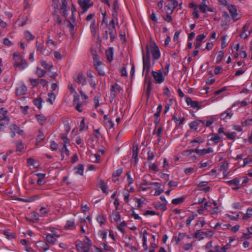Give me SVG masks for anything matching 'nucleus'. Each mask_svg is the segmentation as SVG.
<instances>
[{"instance_id": "33", "label": "nucleus", "mask_w": 252, "mask_h": 252, "mask_svg": "<svg viewBox=\"0 0 252 252\" xmlns=\"http://www.w3.org/2000/svg\"><path fill=\"white\" fill-rule=\"evenodd\" d=\"M185 197L182 196L179 198H175L172 199V203L174 205H178L182 204L185 200Z\"/></svg>"}, {"instance_id": "54", "label": "nucleus", "mask_w": 252, "mask_h": 252, "mask_svg": "<svg viewBox=\"0 0 252 252\" xmlns=\"http://www.w3.org/2000/svg\"><path fill=\"white\" fill-rule=\"evenodd\" d=\"M224 135L226 136V137L229 139H234L236 137V133L234 132H232L231 133H224Z\"/></svg>"}, {"instance_id": "16", "label": "nucleus", "mask_w": 252, "mask_h": 252, "mask_svg": "<svg viewBox=\"0 0 252 252\" xmlns=\"http://www.w3.org/2000/svg\"><path fill=\"white\" fill-rule=\"evenodd\" d=\"M110 217L118 224H119L121 221V216L117 210L113 211L110 216Z\"/></svg>"}, {"instance_id": "48", "label": "nucleus", "mask_w": 252, "mask_h": 252, "mask_svg": "<svg viewBox=\"0 0 252 252\" xmlns=\"http://www.w3.org/2000/svg\"><path fill=\"white\" fill-rule=\"evenodd\" d=\"M42 101L41 98L39 97L34 101V104L38 109H40L42 107Z\"/></svg>"}, {"instance_id": "38", "label": "nucleus", "mask_w": 252, "mask_h": 252, "mask_svg": "<svg viewBox=\"0 0 252 252\" xmlns=\"http://www.w3.org/2000/svg\"><path fill=\"white\" fill-rule=\"evenodd\" d=\"M162 130V128L161 126H157L155 127V129L153 131V133L154 134H157V135L158 137H160L161 135V132Z\"/></svg>"}, {"instance_id": "52", "label": "nucleus", "mask_w": 252, "mask_h": 252, "mask_svg": "<svg viewBox=\"0 0 252 252\" xmlns=\"http://www.w3.org/2000/svg\"><path fill=\"white\" fill-rule=\"evenodd\" d=\"M94 63L96 68H98V66H100L101 64V63L99 61L97 56L94 57Z\"/></svg>"}, {"instance_id": "25", "label": "nucleus", "mask_w": 252, "mask_h": 252, "mask_svg": "<svg viewBox=\"0 0 252 252\" xmlns=\"http://www.w3.org/2000/svg\"><path fill=\"white\" fill-rule=\"evenodd\" d=\"M204 232L202 230H197L195 231L194 234L195 238H198L199 240H202L204 239Z\"/></svg>"}, {"instance_id": "15", "label": "nucleus", "mask_w": 252, "mask_h": 252, "mask_svg": "<svg viewBox=\"0 0 252 252\" xmlns=\"http://www.w3.org/2000/svg\"><path fill=\"white\" fill-rule=\"evenodd\" d=\"M201 124H204L205 122L201 120H196L191 122L189 123V126L191 129L197 131L199 126Z\"/></svg>"}, {"instance_id": "17", "label": "nucleus", "mask_w": 252, "mask_h": 252, "mask_svg": "<svg viewBox=\"0 0 252 252\" xmlns=\"http://www.w3.org/2000/svg\"><path fill=\"white\" fill-rule=\"evenodd\" d=\"M186 102L189 105H190V106L193 108H196L197 110L200 108L199 105V102L197 101H193L189 97H187L186 98Z\"/></svg>"}, {"instance_id": "47", "label": "nucleus", "mask_w": 252, "mask_h": 252, "mask_svg": "<svg viewBox=\"0 0 252 252\" xmlns=\"http://www.w3.org/2000/svg\"><path fill=\"white\" fill-rule=\"evenodd\" d=\"M16 150L17 151H21L24 148V145L21 141H17L16 144Z\"/></svg>"}, {"instance_id": "35", "label": "nucleus", "mask_w": 252, "mask_h": 252, "mask_svg": "<svg viewBox=\"0 0 252 252\" xmlns=\"http://www.w3.org/2000/svg\"><path fill=\"white\" fill-rule=\"evenodd\" d=\"M122 173H123V169L122 168H119L114 172V173L113 174V178L117 177V178L116 179H114V181L115 182H116L119 180V179L118 178V177H119L122 174Z\"/></svg>"}, {"instance_id": "43", "label": "nucleus", "mask_w": 252, "mask_h": 252, "mask_svg": "<svg viewBox=\"0 0 252 252\" xmlns=\"http://www.w3.org/2000/svg\"><path fill=\"white\" fill-rule=\"evenodd\" d=\"M173 119L174 120V122H175L177 125H180L181 124H182L185 120L184 117H182V118L180 119L177 118L175 116H174L173 117Z\"/></svg>"}, {"instance_id": "34", "label": "nucleus", "mask_w": 252, "mask_h": 252, "mask_svg": "<svg viewBox=\"0 0 252 252\" xmlns=\"http://www.w3.org/2000/svg\"><path fill=\"white\" fill-rule=\"evenodd\" d=\"M106 55L108 60L111 62L113 59V52L112 48L106 51Z\"/></svg>"}, {"instance_id": "58", "label": "nucleus", "mask_w": 252, "mask_h": 252, "mask_svg": "<svg viewBox=\"0 0 252 252\" xmlns=\"http://www.w3.org/2000/svg\"><path fill=\"white\" fill-rule=\"evenodd\" d=\"M162 106L161 104H159L157 108V112L155 114V116L157 117V118H158L159 116H160V112L162 110Z\"/></svg>"}, {"instance_id": "62", "label": "nucleus", "mask_w": 252, "mask_h": 252, "mask_svg": "<svg viewBox=\"0 0 252 252\" xmlns=\"http://www.w3.org/2000/svg\"><path fill=\"white\" fill-rule=\"evenodd\" d=\"M145 200V199L144 198H139L137 199V207L138 208H141L143 204L144 203V201Z\"/></svg>"}, {"instance_id": "60", "label": "nucleus", "mask_w": 252, "mask_h": 252, "mask_svg": "<svg viewBox=\"0 0 252 252\" xmlns=\"http://www.w3.org/2000/svg\"><path fill=\"white\" fill-rule=\"evenodd\" d=\"M126 176H127V180L128 181V185L130 186L133 183V180L131 177L130 174L129 172H127L126 173Z\"/></svg>"}, {"instance_id": "18", "label": "nucleus", "mask_w": 252, "mask_h": 252, "mask_svg": "<svg viewBox=\"0 0 252 252\" xmlns=\"http://www.w3.org/2000/svg\"><path fill=\"white\" fill-rule=\"evenodd\" d=\"M79 96L78 95L74 96L73 105H75V109L79 112H82V103L78 102Z\"/></svg>"}, {"instance_id": "53", "label": "nucleus", "mask_w": 252, "mask_h": 252, "mask_svg": "<svg viewBox=\"0 0 252 252\" xmlns=\"http://www.w3.org/2000/svg\"><path fill=\"white\" fill-rule=\"evenodd\" d=\"M174 8L171 5V3H169L165 7V10H166L167 13L172 14L173 12Z\"/></svg>"}, {"instance_id": "30", "label": "nucleus", "mask_w": 252, "mask_h": 252, "mask_svg": "<svg viewBox=\"0 0 252 252\" xmlns=\"http://www.w3.org/2000/svg\"><path fill=\"white\" fill-rule=\"evenodd\" d=\"M24 36L25 39L28 41H30L31 40H33L35 36L33 35L30 31H25L24 32Z\"/></svg>"}, {"instance_id": "10", "label": "nucleus", "mask_w": 252, "mask_h": 252, "mask_svg": "<svg viewBox=\"0 0 252 252\" xmlns=\"http://www.w3.org/2000/svg\"><path fill=\"white\" fill-rule=\"evenodd\" d=\"M76 247L79 251L83 252H90V249L83 242L78 241L76 243Z\"/></svg>"}, {"instance_id": "20", "label": "nucleus", "mask_w": 252, "mask_h": 252, "mask_svg": "<svg viewBox=\"0 0 252 252\" xmlns=\"http://www.w3.org/2000/svg\"><path fill=\"white\" fill-rule=\"evenodd\" d=\"M28 63L24 59L20 60L19 62L16 65V67H18L20 70H23L27 67Z\"/></svg>"}, {"instance_id": "8", "label": "nucleus", "mask_w": 252, "mask_h": 252, "mask_svg": "<svg viewBox=\"0 0 252 252\" xmlns=\"http://www.w3.org/2000/svg\"><path fill=\"white\" fill-rule=\"evenodd\" d=\"M123 92V89L117 83L112 85L111 88V97L114 98L116 95L121 94Z\"/></svg>"}, {"instance_id": "19", "label": "nucleus", "mask_w": 252, "mask_h": 252, "mask_svg": "<svg viewBox=\"0 0 252 252\" xmlns=\"http://www.w3.org/2000/svg\"><path fill=\"white\" fill-rule=\"evenodd\" d=\"M84 166L80 164L74 168V173L76 175H83L84 173Z\"/></svg>"}, {"instance_id": "56", "label": "nucleus", "mask_w": 252, "mask_h": 252, "mask_svg": "<svg viewBox=\"0 0 252 252\" xmlns=\"http://www.w3.org/2000/svg\"><path fill=\"white\" fill-rule=\"evenodd\" d=\"M149 167L150 169L156 172L158 171V166L155 163H150Z\"/></svg>"}, {"instance_id": "45", "label": "nucleus", "mask_w": 252, "mask_h": 252, "mask_svg": "<svg viewBox=\"0 0 252 252\" xmlns=\"http://www.w3.org/2000/svg\"><path fill=\"white\" fill-rule=\"evenodd\" d=\"M96 220L101 226L105 224V219L101 215H98L96 217Z\"/></svg>"}, {"instance_id": "1", "label": "nucleus", "mask_w": 252, "mask_h": 252, "mask_svg": "<svg viewBox=\"0 0 252 252\" xmlns=\"http://www.w3.org/2000/svg\"><path fill=\"white\" fill-rule=\"evenodd\" d=\"M52 6L55 9H59L63 16L67 15V3L66 0H53Z\"/></svg>"}, {"instance_id": "31", "label": "nucleus", "mask_w": 252, "mask_h": 252, "mask_svg": "<svg viewBox=\"0 0 252 252\" xmlns=\"http://www.w3.org/2000/svg\"><path fill=\"white\" fill-rule=\"evenodd\" d=\"M36 118L38 122V123L41 125H43L46 122L47 119L46 117L43 115L38 114L36 115Z\"/></svg>"}, {"instance_id": "42", "label": "nucleus", "mask_w": 252, "mask_h": 252, "mask_svg": "<svg viewBox=\"0 0 252 252\" xmlns=\"http://www.w3.org/2000/svg\"><path fill=\"white\" fill-rule=\"evenodd\" d=\"M240 183V180L238 178H235L231 180L226 181V183L229 185H236L237 186Z\"/></svg>"}, {"instance_id": "36", "label": "nucleus", "mask_w": 252, "mask_h": 252, "mask_svg": "<svg viewBox=\"0 0 252 252\" xmlns=\"http://www.w3.org/2000/svg\"><path fill=\"white\" fill-rule=\"evenodd\" d=\"M56 98L55 94L53 93H49L48 94V97L46 101L49 102L50 104H52L55 101Z\"/></svg>"}, {"instance_id": "59", "label": "nucleus", "mask_w": 252, "mask_h": 252, "mask_svg": "<svg viewBox=\"0 0 252 252\" xmlns=\"http://www.w3.org/2000/svg\"><path fill=\"white\" fill-rule=\"evenodd\" d=\"M203 142H204V141L202 138H201L200 137H196V138H194L193 140H192L190 142V143H191V144H194V143L201 144V143H203Z\"/></svg>"}, {"instance_id": "6", "label": "nucleus", "mask_w": 252, "mask_h": 252, "mask_svg": "<svg viewBox=\"0 0 252 252\" xmlns=\"http://www.w3.org/2000/svg\"><path fill=\"white\" fill-rule=\"evenodd\" d=\"M227 8L232 18L234 21L238 20L240 17L237 13V11L236 7L234 5L227 4Z\"/></svg>"}, {"instance_id": "9", "label": "nucleus", "mask_w": 252, "mask_h": 252, "mask_svg": "<svg viewBox=\"0 0 252 252\" xmlns=\"http://www.w3.org/2000/svg\"><path fill=\"white\" fill-rule=\"evenodd\" d=\"M10 129L11 130V136L13 138L16 133L19 134L20 135H22L23 133V131L20 129V128L15 124H12L10 126Z\"/></svg>"}, {"instance_id": "13", "label": "nucleus", "mask_w": 252, "mask_h": 252, "mask_svg": "<svg viewBox=\"0 0 252 252\" xmlns=\"http://www.w3.org/2000/svg\"><path fill=\"white\" fill-rule=\"evenodd\" d=\"M74 81L82 86L86 84V79L84 75L82 74H77L74 76Z\"/></svg>"}, {"instance_id": "39", "label": "nucleus", "mask_w": 252, "mask_h": 252, "mask_svg": "<svg viewBox=\"0 0 252 252\" xmlns=\"http://www.w3.org/2000/svg\"><path fill=\"white\" fill-rule=\"evenodd\" d=\"M216 62V63H220L223 58L224 53L222 51H220L217 53Z\"/></svg>"}, {"instance_id": "64", "label": "nucleus", "mask_w": 252, "mask_h": 252, "mask_svg": "<svg viewBox=\"0 0 252 252\" xmlns=\"http://www.w3.org/2000/svg\"><path fill=\"white\" fill-rule=\"evenodd\" d=\"M147 154H148L147 159L148 160H152L154 159V154L151 150H149Z\"/></svg>"}, {"instance_id": "44", "label": "nucleus", "mask_w": 252, "mask_h": 252, "mask_svg": "<svg viewBox=\"0 0 252 252\" xmlns=\"http://www.w3.org/2000/svg\"><path fill=\"white\" fill-rule=\"evenodd\" d=\"M196 153L200 156H204L207 154V149H199L196 148Z\"/></svg>"}, {"instance_id": "3", "label": "nucleus", "mask_w": 252, "mask_h": 252, "mask_svg": "<svg viewBox=\"0 0 252 252\" xmlns=\"http://www.w3.org/2000/svg\"><path fill=\"white\" fill-rule=\"evenodd\" d=\"M149 49V51H151L154 60H157L160 57V53L159 48L155 42H152L150 43Z\"/></svg>"}, {"instance_id": "4", "label": "nucleus", "mask_w": 252, "mask_h": 252, "mask_svg": "<svg viewBox=\"0 0 252 252\" xmlns=\"http://www.w3.org/2000/svg\"><path fill=\"white\" fill-rule=\"evenodd\" d=\"M152 74L156 84H161L164 81V76L161 71H153Z\"/></svg>"}, {"instance_id": "27", "label": "nucleus", "mask_w": 252, "mask_h": 252, "mask_svg": "<svg viewBox=\"0 0 252 252\" xmlns=\"http://www.w3.org/2000/svg\"><path fill=\"white\" fill-rule=\"evenodd\" d=\"M13 59L15 61V63H14V65L15 66L18 63V62L20 61L23 58L21 56V55L18 52H15L13 54Z\"/></svg>"}, {"instance_id": "22", "label": "nucleus", "mask_w": 252, "mask_h": 252, "mask_svg": "<svg viewBox=\"0 0 252 252\" xmlns=\"http://www.w3.org/2000/svg\"><path fill=\"white\" fill-rule=\"evenodd\" d=\"M98 187L101 189L103 192L108 193L107 191V186L106 184L102 179H100L98 181Z\"/></svg>"}, {"instance_id": "57", "label": "nucleus", "mask_w": 252, "mask_h": 252, "mask_svg": "<svg viewBox=\"0 0 252 252\" xmlns=\"http://www.w3.org/2000/svg\"><path fill=\"white\" fill-rule=\"evenodd\" d=\"M214 232L212 230H209L206 232H204V235H205L207 238H211L214 235Z\"/></svg>"}, {"instance_id": "49", "label": "nucleus", "mask_w": 252, "mask_h": 252, "mask_svg": "<svg viewBox=\"0 0 252 252\" xmlns=\"http://www.w3.org/2000/svg\"><path fill=\"white\" fill-rule=\"evenodd\" d=\"M91 159L94 162H98L100 159V156L97 154L92 155L91 157Z\"/></svg>"}, {"instance_id": "24", "label": "nucleus", "mask_w": 252, "mask_h": 252, "mask_svg": "<svg viewBox=\"0 0 252 252\" xmlns=\"http://www.w3.org/2000/svg\"><path fill=\"white\" fill-rule=\"evenodd\" d=\"M90 29L93 36L95 37L97 33V28L94 21L91 23L90 25Z\"/></svg>"}, {"instance_id": "28", "label": "nucleus", "mask_w": 252, "mask_h": 252, "mask_svg": "<svg viewBox=\"0 0 252 252\" xmlns=\"http://www.w3.org/2000/svg\"><path fill=\"white\" fill-rule=\"evenodd\" d=\"M46 238L47 242L49 244L55 245L56 243L57 239L52 234H47Z\"/></svg>"}, {"instance_id": "41", "label": "nucleus", "mask_w": 252, "mask_h": 252, "mask_svg": "<svg viewBox=\"0 0 252 252\" xmlns=\"http://www.w3.org/2000/svg\"><path fill=\"white\" fill-rule=\"evenodd\" d=\"M41 64L44 68L48 70H50L53 67L52 63H48L44 60L41 61Z\"/></svg>"}, {"instance_id": "21", "label": "nucleus", "mask_w": 252, "mask_h": 252, "mask_svg": "<svg viewBox=\"0 0 252 252\" xmlns=\"http://www.w3.org/2000/svg\"><path fill=\"white\" fill-rule=\"evenodd\" d=\"M138 147L137 145H134L133 146L132 149V158L135 160V162H137L138 160Z\"/></svg>"}, {"instance_id": "7", "label": "nucleus", "mask_w": 252, "mask_h": 252, "mask_svg": "<svg viewBox=\"0 0 252 252\" xmlns=\"http://www.w3.org/2000/svg\"><path fill=\"white\" fill-rule=\"evenodd\" d=\"M161 184L158 182H153L150 183L149 186L148 187V188H154L156 190L154 195L157 196L163 192V189L161 188Z\"/></svg>"}, {"instance_id": "61", "label": "nucleus", "mask_w": 252, "mask_h": 252, "mask_svg": "<svg viewBox=\"0 0 252 252\" xmlns=\"http://www.w3.org/2000/svg\"><path fill=\"white\" fill-rule=\"evenodd\" d=\"M84 243L87 246H88L89 249L90 247L92 246V242L90 239L87 236L85 237V238L84 240Z\"/></svg>"}, {"instance_id": "63", "label": "nucleus", "mask_w": 252, "mask_h": 252, "mask_svg": "<svg viewBox=\"0 0 252 252\" xmlns=\"http://www.w3.org/2000/svg\"><path fill=\"white\" fill-rule=\"evenodd\" d=\"M31 216L32 218L34 219L35 220H38L39 219V214L35 212H32L31 213Z\"/></svg>"}, {"instance_id": "32", "label": "nucleus", "mask_w": 252, "mask_h": 252, "mask_svg": "<svg viewBox=\"0 0 252 252\" xmlns=\"http://www.w3.org/2000/svg\"><path fill=\"white\" fill-rule=\"evenodd\" d=\"M174 100L170 98L165 101L166 105L165 106L164 113H166L169 110L170 106L173 104Z\"/></svg>"}, {"instance_id": "14", "label": "nucleus", "mask_w": 252, "mask_h": 252, "mask_svg": "<svg viewBox=\"0 0 252 252\" xmlns=\"http://www.w3.org/2000/svg\"><path fill=\"white\" fill-rule=\"evenodd\" d=\"M75 228L76 225L74 219H71L67 220L66 224L64 226V229L65 230H73L75 229Z\"/></svg>"}, {"instance_id": "23", "label": "nucleus", "mask_w": 252, "mask_h": 252, "mask_svg": "<svg viewBox=\"0 0 252 252\" xmlns=\"http://www.w3.org/2000/svg\"><path fill=\"white\" fill-rule=\"evenodd\" d=\"M115 29V28H112L111 27H109L108 29V32L109 35H110L111 42L114 41L117 35V32Z\"/></svg>"}, {"instance_id": "11", "label": "nucleus", "mask_w": 252, "mask_h": 252, "mask_svg": "<svg viewBox=\"0 0 252 252\" xmlns=\"http://www.w3.org/2000/svg\"><path fill=\"white\" fill-rule=\"evenodd\" d=\"M233 114L232 110L231 109H227L220 115V118L223 120L230 119Z\"/></svg>"}, {"instance_id": "51", "label": "nucleus", "mask_w": 252, "mask_h": 252, "mask_svg": "<svg viewBox=\"0 0 252 252\" xmlns=\"http://www.w3.org/2000/svg\"><path fill=\"white\" fill-rule=\"evenodd\" d=\"M45 73L46 72L43 69H42L41 68H37L36 73L39 77H41L45 75Z\"/></svg>"}, {"instance_id": "12", "label": "nucleus", "mask_w": 252, "mask_h": 252, "mask_svg": "<svg viewBox=\"0 0 252 252\" xmlns=\"http://www.w3.org/2000/svg\"><path fill=\"white\" fill-rule=\"evenodd\" d=\"M27 87L23 83H19L16 88V94L18 95L24 94L27 92Z\"/></svg>"}, {"instance_id": "2", "label": "nucleus", "mask_w": 252, "mask_h": 252, "mask_svg": "<svg viewBox=\"0 0 252 252\" xmlns=\"http://www.w3.org/2000/svg\"><path fill=\"white\" fill-rule=\"evenodd\" d=\"M146 54L143 55V74H149L151 67L150 54L149 46H147Z\"/></svg>"}, {"instance_id": "46", "label": "nucleus", "mask_w": 252, "mask_h": 252, "mask_svg": "<svg viewBox=\"0 0 252 252\" xmlns=\"http://www.w3.org/2000/svg\"><path fill=\"white\" fill-rule=\"evenodd\" d=\"M61 139L63 142V145H66L70 142L69 139L67 138L66 134H63L61 135Z\"/></svg>"}, {"instance_id": "26", "label": "nucleus", "mask_w": 252, "mask_h": 252, "mask_svg": "<svg viewBox=\"0 0 252 252\" xmlns=\"http://www.w3.org/2000/svg\"><path fill=\"white\" fill-rule=\"evenodd\" d=\"M37 244L39 245L38 247L41 249L44 252H46L49 249V246L47 243L42 241H38Z\"/></svg>"}, {"instance_id": "37", "label": "nucleus", "mask_w": 252, "mask_h": 252, "mask_svg": "<svg viewBox=\"0 0 252 252\" xmlns=\"http://www.w3.org/2000/svg\"><path fill=\"white\" fill-rule=\"evenodd\" d=\"M166 205L167 204L163 203H157L155 204V206L156 209L164 211L167 209Z\"/></svg>"}, {"instance_id": "40", "label": "nucleus", "mask_w": 252, "mask_h": 252, "mask_svg": "<svg viewBox=\"0 0 252 252\" xmlns=\"http://www.w3.org/2000/svg\"><path fill=\"white\" fill-rule=\"evenodd\" d=\"M64 155L67 157L69 155V151L67 148L66 145H63V146L62 148V156L63 157V158H64Z\"/></svg>"}, {"instance_id": "5", "label": "nucleus", "mask_w": 252, "mask_h": 252, "mask_svg": "<svg viewBox=\"0 0 252 252\" xmlns=\"http://www.w3.org/2000/svg\"><path fill=\"white\" fill-rule=\"evenodd\" d=\"M80 7L83 9L82 13L86 12L93 5L91 0H78Z\"/></svg>"}, {"instance_id": "50", "label": "nucleus", "mask_w": 252, "mask_h": 252, "mask_svg": "<svg viewBox=\"0 0 252 252\" xmlns=\"http://www.w3.org/2000/svg\"><path fill=\"white\" fill-rule=\"evenodd\" d=\"M205 223L206 222L204 219L198 220L196 222L195 226L198 228H201L205 225Z\"/></svg>"}, {"instance_id": "29", "label": "nucleus", "mask_w": 252, "mask_h": 252, "mask_svg": "<svg viewBox=\"0 0 252 252\" xmlns=\"http://www.w3.org/2000/svg\"><path fill=\"white\" fill-rule=\"evenodd\" d=\"M211 135L210 140L216 144L219 143L221 139V137L218 133H212Z\"/></svg>"}, {"instance_id": "55", "label": "nucleus", "mask_w": 252, "mask_h": 252, "mask_svg": "<svg viewBox=\"0 0 252 252\" xmlns=\"http://www.w3.org/2000/svg\"><path fill=\"white\" fill-rule=\"evenodd\" d=\"M36 47L37 51H39L41 53H42V51L43 49H44V47L41 43L39 42L38 41H36Z\"/></svg>"}]
</instances>
